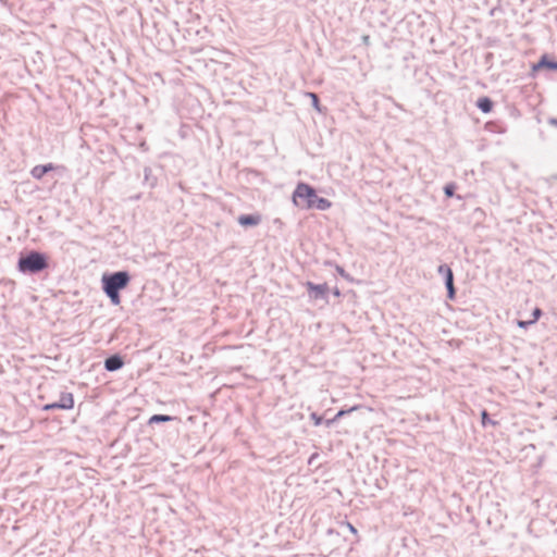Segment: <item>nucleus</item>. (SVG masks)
<instances>
[{
  "mask_svg": "<svg viewBox=\"0 0 557 557\" xmlns=\"http://www.w3.org/2000/svg\"><path fill=\"white\" fill-rule=\"evenodd\" d=\"M357 409H358V406H354V407H351V408H350V409H348V410H339V411L336 413V416L334 417V419H332V420H327V421H326V424H327V425H330V424H331V423H333L335 420H337V419H339V418L344 417L345 414H347L348 412L355 411V410H357Z\"/></svg>",
  "mask_w": 557,
  "mask_h": 557,
  "instance_id": "nucleus-13",
  "label": "nucleus"
},
{
  "mask_svg": "<svg viewBox=\"0 0 557 557\" xmlns=\"http://www.w3.org/2000/svg\"><path fill=\"white\" fill-rule=\"evenodd\" d=\"M131 281L127 272L120 271L113 274H104L101 278L102 289L106 295L110 298L111 302L115 306L121 304V296L119 292L124 289Z\"/></svg>",
  "mask_w": 557,
  "mask_h": 557,
  "instance_id": "nucleus-2",
  "label": "nucleus"
},
{
  "mask_svg": "<svg viewBox=\"0 0 557 557\" xmlns=\"http://www.w3.org/2000/svg\"><path fill=\"white\" fill-rule=\"evenodd\" d=\"M310 418L315 425H320L322 423V418L319 417L317 413H312Z\"/></svg>",
  "mask_w": 557,
  "mask_h": 557,
  "instance_id": "nucleus-17",
  "label": "nucleus"
},
{
  "mask_svg": "<svg viewBox=\"0 0 557 557\" xmlns=\"http://www.w3.org/2000/svg\"><path fill=\"white\" fill-rule=\"evenodd\" d=\"M446 287L448 290V297L453 299L455 297V288H454V275L450 269L446 270Z\"/></svg>",
  "mask_w": 557,
  "mask_h": 557,
  "instance_id": "nucleus-11",
  "label": "nucleus"
},
{
  "mask_svg": "<svg viewBox=\"0 0 557 557\" xmlns=\"http://www.w3.org/2000/svg\"><path fill=\"white\" fill-rule=\"evenodd\" d=\"M104 367L108 371H115L123 367V360L119 356H112L104 362Z\"/></svg>",
  "mask_w": 557,
  "mask_h": 557,
  "instance_id": "nucleus-8",
  "label": "nucleus"
},
{
  "mask_svg": "<svg viewBox=\"0 0 557 557\" xmlns=\"http://www.w3.org/2000/svg\"><path fill=\"white\" fill-rule=\"evenodd\" d=\"M48 265L47 256L37 251H32L18 260V270L23 273H37L46 270Z\"/></svg>",
  "mask_w": 557,
  "mask_h": 557,
  "instance_id": "nucleus-3",
  "label": "nucleus"
},
{
  "mask_svg": "<svg viewBox=\"0 0 557 557\" xmlns=\"http://www.w3.org/2000/svg\"><path fill=\"white\" fill-rule=\"evenodd\" d=\"M172 420V417L170 416H165V414H154L152 416L150 419H149V423H154V422H168V421H171Z\"/></svg>",
  "mask_w": 557,
  "mask_h": 557,
  "instance_id": "nucleus-14",
  "label": "nucleus"
},
{
  "mask_svg": "<svg viewBox=\"0 0 557 557\" xmlns=\"http://www.w3.org/2000/svg\"><path fill=\"white\" fill-rule=\"evenodd\" d=\"M261 222V216L259 214H245L238 218V223L242 226H255Z\"/></svg>",
  "mask_w": 557,
  "mask_h": 557,
  "instance_id": "nucleus-5",
  "label": "nucleus"
},
{
  "mask_svg": "<svg viewBox=\"0 0 557 557\" xmlns=\"http://www.w3.org/2000/svg\"><path fill=\"white\" fill-rule=\"evenodd\" d=\"M62 409H72L74 407V398L71 393L63 394L59 400Z\"/></svg>",
  "mask_w": 557,
  "mask_h": 557,
  "instance_id": "nucleus-12",
  "label": "nucleus"
},
{
  "mask_svg": "<svg viewBox=\"0 0 557 557\" xmlns=\"http://www.w3.org/2000/svg\"><path fill=\"white\" fill-rule=\"evenodd\" d=\"M454 188H455L454 185H447L445 187V194H446L447 197H453Z\"/></svg>",
  "mask_w": 557,
  "mask_h": 557,
  "instance_id": "nucleus-18",
  "label": "nucleus"
},
{
  "mask_svg": "<svg viewBox=\"0 0 557 557\" xmlns=\"http://www.w3.org/2000/svg\"><path fill=\"white\" fill-rule=\"evenodd\" d=\"M557 70V62L550 61L547 55H543L540 61L532 66L534 72L541 69Z\"/></svg>",
  "mask_w": 557,
  "mask_h": 557,
  "instance_id": "nucleus-6",
  "label": "nucleus"
},
{
  "mask_svg": "<svg viewBox=\"0 0 557 557\" xmlns=\"http://www.w3.org/2000/svg\"><path fill=\"white\" fill-rule=\"evenodd\" d=\"M481 418H482V424L485 426L490 422L488 414L485 410L482 411Z\"/></svg>",
  "mask_w": 557,
  "mask_h": 557,
  "instance_id": "nucleus-19",
  "label": "nucleus"
},
{
  "mask_svg": "<svg viewBox=\"0 0 557 557\" xmlns=\"http://www.w3.org/2000/svg\"><path fill=\"white\" fill-rule=\"evenodd\" d=\"M447 269H449V268H448V267H446V265H440V268H438V272L444 273V274L446 275V270H447Z\"/></svg>",
  "mask_w": 557,
  "mask_h": 557,
  "instance_id": "nucleus-21",
  "label": "nucleus"
},
{
  "mask_svg": "<svg viewBox=\"0 0 557 557\" xmlns=\"http://www.w3.org/2000/svg\"><path fill=\"white\" fill-rule=\"evenodd\" d=\"M306 286L309 292L313 293L314 298L324 296L329 290V287L326 284L315 285L311 282H308Z\"/></svg>",
  "mask_w": 557,
  "mask_h": 557,
  "instance_id": "nucleus-7",
  "label": "nucleus"
},
{
  "mask_svg": "<svg viewBox=\"0 0 557 557\" xmlns=\"http://www.w3.org/2000/svg\"><path fill=\"white\" fill-rule=\"evenodd\" d=\"M347 528L348 530L352 533V534H357V529L351 524V523H347Z\"/></svg>",
  "mask_w": 557,
  "mask_h": 557,
  "instance_id": "nucleus-20",
  "label": "nucleus"
},
{
  "mask_svg": "<svg viewBox=\"0 0 557 557\" xmlns=\"http://www.w3.org/2000/svg\"><path fill=\"white\" fill-rule=\"evenodd\" d=\"M42 409L44 410H52V409H62V407H61V404L58 401V403L47 404L44 406Z\"/></svg>",
  "mask_w": 557,
  "mask_h": 557,
  "instance_id": "nucleus-16",
  "label": "nucleus"
},
{
  "mask_svg": "<svg viewBox=\"0 0 557 557\" xmlns=\"http://www.w3.org/2000/svg\"><path fill=\"white\" fill-rule=\"evenodd\" d=\"M55 166L52 163L45 165H36L32 169L30 174L36 180H41L44 175L50 171H53Z\"/></svg>",
  "mask_w": 557,
  "mask_h": 557,
  "instance_id": "nucleus-4",
  "label": "nucleus"
},
{
  "mask_svg": "<svg viewBox=\"0 0 557 557\" xmlns=\"http://www.w3.org/2000/svg\"><path fill=\"white\" fill-rule=\"evenodd\" d=\"M476 106L484 113H490L493 109V102L487 97L479 98Z\"/></svg>",
  "mask_w": 557,
  "mask_h": 557,
  "instance_id": "nucleus-10",
  "label": "nucleus"
},
{
  "mask_svg": "<svg viewBox=\"0 0 557 557\" xmlns=\"http://www.w3.org/2000/svg\"><path fill=\"white\" fill-rule=\"evenodd\" d=\"M293 202L295 206L310 210H327L332 207V202L325 198L319 197L310 185L306 183H299L293 194Z\"/></svg>",
  "mask_w": 557,
  "mask_h": 557,
  "instance_id": "nucleus-1",
  "label": "nucleus"
},
{
  "mask_svg": "<svg viewBox=\"0 0 557 557\" xmlns=\"http://www.w3.org/2000/svg\"><path fill=\"white\" fill-rule=\"evenodd\" d=\"M308 97H310V99L312 100V106L317 109V111L320 112L321 109L318 96L313 92H308Z\"/></svg>",
  "mask_w": 557,
  "mask_h": 557,
  "instance_id": "nucleus-15",
  "label": "nucleus"
},
{
  "mask_svg": "<svg viewBox=\"0 0 557 557\" xmlns=\"http://www.w3.org/2000/svg\"><path fill=\"white\" fill-rule=\"evenodd\" d=\"M541 315H542V310H541L540 308H535V309L533 310V312H532V319L527 320V321H524V320H519V321L517 322V324H518V326H519V327L525 329V327H528L529 325H531V324L535 323V322L541 318Z\"/></svg>",
  "mask_w": 557,
  "mask_h": 557,
  "instance_id": "nucleus-9",
  "label": "nucleus"
}]
</instances>
